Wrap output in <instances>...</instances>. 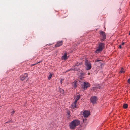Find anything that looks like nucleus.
Here are the masks:
<instances>
[{"label":"nucleus","instance_id":"obj_1","mask_svg":"<svg viewBox=\"0 0 130 130\" xmlns=\"http://www.w3.org/2000/svg\"><path fill=\"white\" fill-rule=\"evenodd\" d=\"M80 124V121L78 120H74L70 123L69 125L70 128L71 129H74Z\"/></svg>","mask_w":130,"mask_h":130},{"label":"nucleus","instance_id":"obj_2","mask_svg":"<svg viewBox=\"0 0 130 130\" xmlns=\"http://www.w3.org/2000/svg\"><path fill=\"white\" fill-rule=\"evenodd\" d=\"M104 45L105 44L104 43L101 42L99 43L98 48L96 51V52L98 53L102 51L104 47Z\"/></svg>","mask_w":130,"mask_h":130},{"label":"nucleus","instance_id":"obj_3","mask_svg":"<svg viewBox=\"0 0 130 130\" xmlns=\"http://www.w3.org/2000/svg\"><path fill=\"white\" fill-rule=\"evenodd\" d=\"M80 96L79 95H77L76 98H75V100L73 103L72 104V107L73 108H78V107L76 104L77 100L80 98Z\"/></svg>","mask_w":130,"mask_h":130},{"label":"nucleus","instance_id":"obj_4","mask_svg":"<svg viewBox=\"0 0 130 130\" xmlns=\"http://www.w3.org/2000/svg\"><path fill=\"white\" fill-rule=\"evenodd\" d=\"M90 85L88 82H84L83 84H81L82 88L84 90H86L89 87Z\"/></svg>","mask_w":130,"mask_h":130},{"label":"nucleus","instance_id":"obj_5","mask_svg":"<svg viewBox=\"0 0 130 130\" xmlns=\"http://www.w3.org/2000/svg\"><path fill=\"white\" fill-rule=\"evenodd\" d=\"M100 35L101 37V41H104L106 38V35L104 32L102 31H100Z\"/></svg>","mask_w":130,"mask_h":130},{"label":"nucleus","instance_id":"obj_6","mask_svg":"<svg viewBox=\"0 0 130 130\" xmlns=\"http://www.w3.org/2000/svg\"><path fill=\"white\" fill-rule=\"evenodd\" d=\"M97 100L98 98L95 96H92L90 98V102L93 104L96 103Z\"/></svg>","mask_w":130,"mask_h":130},{"label":"nucleus","instance_id":"obj_7","mask_svg":"<svg viewBox=\"0 0 130 130\" xmlns=\"http://www.w3.org/2000/svg\"><path fill=\"white\" fill-rule=\"evenodd\" d=\"M83 115L85 117H87L90 115V112L88 111H85L83 112Z\"/></svg>","mask_w":130,"mask_h":130},{"label":"nucleus","instance_id":"obj_8","mask_svg":"<svg viewBox=\"0 0 130 130\" xmlns=\"http://www.w3.org/2000/svg\"><path fill=\"white\" fill-rule=\"evenodd\" d=\"M67 53L66 52L62 56L61 58V59L65 60L67 59L68 58V56H67Z\"/></svg>","mask_w":130,"mask_h":130},{"label":"nucleus","instance_id":"obj_9","mask_svg":"<svg viewBox=\"0 0 130 130\" xmlns=\"http://www.w3.org/2000/svg\"><path fill=\"white\" fill-rule=\"evenodd\" d=\"M27 74L26 73H25L24 74V75H22L21 76V80L22 81H23L26 78H27Z\"/></svg>","mask_w":130,"mask_h":130},{"label":"nucleus","instance_id":"obj_10","mask_svg":"<svg viewBox=\"0 0 130 130\" xmlns=\"http://www.w3.org/2000/svg\"><path fill=\"white\" fill-rule=\"evenodd\" d=\"M78 72V74L80 77H82L84 75V73L83 71L80 70H79Z\"/></svg>","mask_w":130,"mask_h":130},{"label":"nucleus","instance_id":"obj_11","mask_svg":"<svg viewBox=\"0 0 130 130\" xmlns=\"http://www.w3.org/2000/svg\"><path fill=\"white\" fill-rule=\"evenodd\" d=\"M63 42L62 41H58L55 44V46L56 47H58L62 45V44Z\"/></svg>","mask_w":130,"mask_h":130},{"label":"nucleus","instance_id":"obj_12","mask_svg":"<svg viewBox=\"0 0 130 130\" xmlns=\"http://www.w3.org/2000/svg\"><path fill=\"white\" fill-rule=\"evenodd\" d=\"M77 82L76 81H75L74 82H72V85L73 88H75L77 87Z\"/></svg>","mask_w":130,"mask_h":130},{"label":"nucleus","instance_id":"obj_13","mask_svg":"<svg viewBox=\"0 0 130 130\" xmlns=\"http://www.w3.org/2000/svg\"><path fill=\"white\" fill-rule=\"evenodd\" d=\"M95 62H98V63L97 64H100V65H103V61L101 60H96L95 61Z\"/></svg>","mask_w":130,"mask_h":130},{"label":"nucleus","instance_id":"obj_14","mask_svg":"<svg viewBox=\"0 0 130 130\" xmlns=\"http://www.w3.org/2000/svg\"><path fill=\"white\" fill-rule=\"evenodd\" d=\"M85 65H91L89 61L88 60H86L85 61Z\"/></svg>","mask_w":130,"mask_h":130},{"label":"nucleus","instance_id":"obj_15","mask_svg":"<svg viewBox=\"0 0 130 130\" xmlns=\"http://www.w3.org/2000/svg\"><path fill=\"white\" fill-rule=\"evenodd\" d=\"M49 73L50 74V75L48 76V80H50V79L51 78V77H52V74L50 72H49Z\"/></svg>","mask_w":130,"mask_h":130},{"label":"nucleus","instance_id":"obj_16","mask_svg":"<svg viewBox=\"0 0 130 130\" xmlns=\"http://www.w3.org/2000/svg\"><path fill=\"white\" fill-rule=\"evenodd\" d=\"M87 66L86 68L87 70H90L91 68V66Z\"/></svg>","mask_w":130,"mask_h":130},{"label":"nucleus","instance_id":"obj_17","mask_svg":"<svg viewBox=\"0 0 130 130\" xmlns=\"http://www.w3.org/2000/svg\"><path fill=\"white\" fill-rule=\"evenodd\" d=\"M128 105L126 104H125L123 105V107L125 109L127 108L128 107Z\"/></svg>","mask_w":130,"mask_h":130},{"label":"nucleus","instance_id":"obj_18","mask_svg":"<svg viewBox=\"0 0 130 130\" xmlns=\"http://www.w3.org/2000/svg\"><path fill=\"white\" fill-rule=\"evenodd\" d=\"M125 72V70L122 68L121 69V70L120 71L121 73H124Z\"/></svg>","mask_w":130,"mask_h":130},{"label":"nucleus","instance_id":"obj_19","mask_svg":"<svg viewBox=\"0 0 130 130\" xmlns=\"http://www.w3.org/2000/svg\"><path fill=\"white\" fill-rule=\"evenodd\" d=\"M67 113L68 115V117L69 118L70 116V111H68L67 112Z\"/></svg>","mask_w":130,"mask_h":130},{"label":"nucleus","instance_id":"obj_20","mask_svg":"<svg viewBox=\"0 0 130 130\" xmlns=\"http://www.w3.org/2000/svg\"><path fill=\"white\" fill-rule=\"evenodd\" d=\"M15 111L14 110H13L11 112V115L13 116V115L15 113Z\"/></svg>","mask_w":130,"mask_h":130},{"label":"nucleus","instance_id":"obj_21","mask_svg":"<svg viewBox=\"0 0 130 130\" xmlns=\"http://www.w3.org/2000/svg\"><path fill=\"white\" fill-rule=\"evenodd\" d=\"M64 79H61V80L60 81V83L61 84H62V81H63L64 80Z\"/></svg>","mask_w":130,"mask_h":130},{"label":"nucleus","instance_id":"obj_22","mask_svg":"<svg viewBox=\"0 0 130 130\" xmlns=\"http://www.w3.org/2000/svg\"><path fill=\"white\" fill-rule=\"evenodd\" d=\"M127 82L128 83L130 84V78L128 79Z\"/></svg>","mask_w":130,"mask_h":130},{"label":"nucleus","instance_id":"obj_23","mask_svg":"<svg viewBox=\"0 0 130 130\" xmlns=\"http://www.w3.org/2000/svg\"><path fill=\"white\" fill-rule=\"evenodd\" d=\"M119 48H122V47H121V45H119V47H118Z\"/></svg>","mask_w":130,"mask_h":130},{"label":"nucleus","instance_id":"obj_24","mask_svg":"<svg viewBox=\"0 0 130 130\" xmlns=\"http://www.w3.org/2000/svg\"><path fill=\"white\" fill-rule=\"evenodd\" d=\"M125 43L124 42H122L121 45H123Z\"/></svg>","mask_w":130,"mask_h":130},{"label":"nucleus","instance_id":"obj_25","mask_svg":"<svg viewBox=\"0 0 130 130\" xmlns=\"http://www.w3.org/2000/svg\"><path fill=\"white\" fill-rule=\"evenodd\" d=\"M61 92H62L63 93L64 92V90L62 89H61Z\"/></svg>","mask_w":130,"mask_h":130},{"label":"nucleus","instance_id":"obj_26","mask_svg":"<svg viewBox=\"0 0 130 130\" xmlns=\"http://www.w3.org/2000/svg\"><path fill=\"white\" fill-rule=\"evenodd\" d=\"M97 88L99 89L100 88V87L99 86H98L97 87Z\"/></svg>","mask_w":130,"mask_h":130},{"label":"nucleus","instance_id":"obj_27","mask_svg":"<svg viewBox=\"0 0 130 130\" xmlns=\"http://www.w3.org/2000/svg\"><path fill=\"white\" fill-rule=\"evenodd\" d=\"M75 70H77L76 69H74V71H75Z\"/></svg>","mask_w":130,"mask_h":130},{"label":"nucleus","instance_id":"obj_28","mask_svg":"<svg viewBox=\"0 0 130 130\" xmlns=\"http://www.w3.org/2000/svg\"><path fill=\"white\" fill-rule=\"evenodd\" d=\"M32 64V65H35V64Z\"/></svg>","mask_w":130,"mask_h":130},{"label":"nucleus","instance_id":"obj_29","mask_svg":"<svg viewBox=\"0 0 130 130\" xmlns=\"http://www.w3.org/2000/svg\"><path fill=\"white\" fill-rule=\"evenodd\" d=\"M129 35H130V31H129Z\"/></svg>","mask_w":130,"mask_h":130},{"label":"nucleus","instance_id":"obj_30","mask_svg":"<svg viewBox=\"0 0 130 130\" xmlns=\"http://www.w3.org/2000/svg\"><path fill=\"white\" fill-rule=\"evenodd\" d=\"M8 123V122H6V123Z\"/></svg>","mask_w":130,"mask_h":130},{"label":"nucleus","instance_id":"obj_31","mask_svg":"<svg viewBox=\"0 0 130 130\" xmlns=\"http://www.w3.org/2000/svg\"><path fill=\"white\" fill-rule=\"evenodd\" d=\"M40 62H38V63H40Z\"/></svg>","mask_w":130,"mask_h":130}]
</instances>
